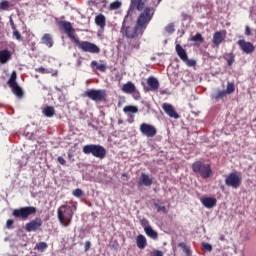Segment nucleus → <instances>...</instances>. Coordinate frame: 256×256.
Instances as JSON below:
<instances>
[{"label": "nucleus", "mask_w": 256, "mask_h": 256, "mask_svg": "<svg viewBox=\"0 0 256 256\" xmlns=\"http://www.w3.org/2000/svg\"><path fill=\"white\" fill-rule=\"evenodd\" d=\"M154 9L153 8H144L143 12L139 14L136 25L133 27L127 18H124L120 33L123 37L133 40L139 39L143 36L145 30L147 29L150 21L153 19Z\"/></svg>", "instance_id": "f257e3e1"}, {"label": "nucleus", "mask_w": 256, "mask_h": 256, "mask_svg": "<svg viewBox=\"0 0 256 256\" xmlns=\"http://www.w3.org/2000/svg\"><path fill=\"white\" fill-rule=\"evenodd\" d=\"M77 211V203L66 202L57 209V219L62 226H69L72 222L74 213Z\"/></svg>", "instance_id": "f03ea898"}, {"label": "nucleus", "mask_w": 256, "mask_h": 256, "mask_svg": "<svg viewBox=\"0 0 256 256\" xmlns=\"http://www.w3.org/2000/svg\"><path fill=\"white\" fill-rule=\"evenodd\" d=\"M192 171L200 175L204 179H209L213 175V170L210 164H205L203 161L198 160L192 164Z\"/></svg>", "instance_id": "7ed1b4c3"}, {"label": "nucleus", "mask_w": 256, "mask_h": 256, "mask_svg": "<svg viewBox=\"0 0 256 256\" xmlns=\"http://www.w3.org/2000/svg\"><path fill=\"white\" fill-rule=\"evenodd\" d=\"M82 152L87 155L92 154L94 157L99 159H104L107 155V151L103 146L95 144L83 146Z\"/></svg>", "instance_id": "20e7f679"}, {"label": "nucleus", "mask_w": 256, "mask_h": 256, "mask_svg": "<svg viewBox=\"0 0 256 256\" xmlns=\"http://www.w3.org/2000/svg\"><path fill=\"white\" fill-rule=\"evenodd\" d=\"M73 44L82 52L90 54H99L101 52L100 48L94 43L88 41H80L78 38L73 42Z\"/></svg>", "instance_id": "39448f33"}, {"label": "nucleus", "mask_w": 256, "mask_h": 256, "mask_svg": "<svg viewBox=\"0 0 256 256\" xmlns=\"http://www.w3.org/2000/svg\"><path fill=\"white\" fill-rule=\"evenodd\" d=\"M83 96L94 102H105L107 99V91L103 89H89L84 92Z\"/></svg>", "instance_id": "423d86ee"}, {"label": "nucleus", "mask_w": 256, "mask_h": 256, "mask_svg": "<svg viewBox=\"0 0 256 256\" xmlns=\"http://www.w3.org/2000/svg\"><path fill=\"white\" fill-rule=\"evenodd\" d=\"M8 87L12 89V93L16 95L18 99H22L24 97V91L17 83V73L15 71L10 74V79H8Z\"/></svg>", "instance_id": "0eeeda50"}, {"label": "nucleus", "mask_w": 256, "mask_h": 256, "mask_svg": "<svg viewBox=\"0 0 256 256\" xmlns=\"http://www.w3.org/2000/svg\"><path fill=\"white\" fill-rule=\"evenodd\" d=\"M37 209L34 206L22 207L20 209H14L12 211V216L20 218L22 220H27L31 215L35 214Z\"/></svg>", "instance_id": "6e6552de"}, {"label": "nucleus", "mask_w": 256, "mask_h": 256, "mask_svg": "<svg viewBox=\"0 0 256 256\" xmlns=\"http://www.w3.org/2000/svg\"><path fill=\"white\" fill-rule=\"evenodd\" d=\"M175 51L180 58L181 61L185 63L188 67H195L197 65V62L195 60H190L187 54V51L180 45L177 44L175 46Z\"/></svg>", "instance_id": "1a4fd4ad"}, {"label": "nucleus", "mask_w": 256, "mask_h": 256, "mask_svg": "<svg viewBox=\"0 0 256 256\" xmlns=\"http://www.w3.org/2000/svg\"><path fill=\"white\" fill-rule=\"evenodd\" d=\"M58 26L61 30L64 31V33L73 43L78 39L75 36V30L70 22H66V20H60Z\"/></svg>", "instance_id": "9d476101"}, {"label": "nucleus", "mask_w": 256, "mask_h": 256, "mask_svg": "<svg viewBox=\"0 0 256 256\" xmlns=\"http://www.w3.org/2000/svg\"><path fill=\"white\" fill-rule=\"evenodd\" d=\"M225 185L237 189L242 185V177L237 173H229L225 177Z\"/></svg>", "instance_id": "9b49d317"}, {"label": "nucleus", "mask_w": 256, "mask_h": 256, "mask_svg": "<svg viewBox=\"0 0 256 256\" xmlns=\"http://www.w3.org/2000/svg\"><path fill=\"white\" fill-rule=\"evenodd\" d=\"M139 130L143 136L147 138H153L157 135V129L155 126H152L147 123H143L140 125Z\"/></svg>", "instance_id": "f8f14e48"}, {"label": "nucleus", "mask_w": 256, "mask_h": 256, "mask_svg": "<svg viewBox=\"0 0 256 256\" xmlns=\"http://www.w3.org/2000/svg\"><path fill=\"white\" fill-rule=\"evenodd\" d=\"M43 226V220L40 217H36L34 220L26 223V232L41 231Z\"/></svg>", "instance_id": "ddd939ff"}, {"label": "nucleus", "mask_w": 256, "mask_h": 256, "mask_svg": "<svg viewBox=\"0 0 256 256\" xmlns=\"http://www.w3.org/2000/svg\"><path fill=\"white\" fill-rule=\"evenodd\" d=\"M237 44L243 53L252 54L255 51V46L251 42H246L245 40H239Z\"/></svg>", "instance_id": "4468645a"}, {"label": "nucleus", "mask_w": 256, "mask_h": 256, "mask_svg": "<svg viewBox=\"0 0 256 256\" xmlns=\"http://www.w3.org/2000/svg\"><path fill=\"white\" fill-rule=\"evenodd\" d=\"M162 109L168 115L170 118L179 119L180 115L176 111V109L173 107V105L169 103H163Z\"/></svg>", "instance_id": "2eb2a0df"}, {"label": "nucleus", "mask_w": 256, "mask_h": 256, "mask_svg": "<svg viewBox=\"0 0 256 256\" xmlns=\"http://www.w3.org/2000/svg\"><path fill=\"white\" fill-rule=\"evenodd\" d=\"M226 35L221 32L217 31L213 34V39H212V45L213 48H218L221 46V44L225 41Z\"/></svg>", "instance_id": "dca6fc26"}, {"label": "nucleus", "mask_w": 256, "mask_h": 256, "mask_svg": "<svg viewBox=\"0 0 256 256\" xmlns=\"http://www.w3.org/2000/svg\"><path fill=\"white\" fill-rule=\"evenodd\" d=\"M153 184V178L150 175L141 173L140 180L137 182L138 186H151Z\"/></svg>", "instance_id": "f3484780"}, {"label": "nucleus", "mask_w": 256, "mask_h": 256, "mask_svg": "<svg viewBox=\"0 0 256 256\" xmlns=\"http://www.w3.org/2000/svg\"><path fill=\"white\" fill-rule=\"evenodd\" d=\"M200 201L208 209L214 208L217 205V199L213 197L202 198Z\"/></svg>", "instance_id": "a211bd4d"}, {"label": "nucleus", "mask_w": 256, "mask_h": 256, "mask_svg": "<svg viewBox=\"0 0 256 256\" xmlns=\"http://www.w3.org/2000/svg\"><path fill=\"white\" fill-rule=\"evenodd\" d=\"M147 85L149 87V89L151 91H158L160 88V83L158 81V79L154 78V77H149L147 78Z\"/></svg>", "instance_id": "6ab92c4d"}, {"label": "nucleus", "mask_w": 256, "mask_h": 256, "mask_svg": "<svg viewBox=\"0 0 256 256\" xmlns=\"http://www.w3.org/2000/svg\"><path fill=\"white\" fill-rule=\"evenodd\" d=\"M12 59V54L9 50L0 51V64H6Z\"/></svg>", "instance_id": "aec40b11"}, {"label": "nucleus", "mask_w": 256, "mask_h": 256, "mask_svg": "<svg viewBox=\"0 0 256 256\" xmlns=\"http://www.w3.org/2000/svg\"><path fill=\"white\" fill-rule=\"evenodd\" d=\"M41 43L48 48H52L54 45L53 37L51 34H44L41 38Z\"/></svg>", "instance_id": "412c9836"}, {"label": "nucleus", "mask_w": 256, "mask_h": 256, "mask_svg": "<svg viewBox=\"0 0 256 256\" xmlns=\"http://www.w3.org/2000/svg\"><path fill=\"white\" fill-rule=\"evenodd\" d=\"M145 7L144 0H131L130 2V8L136 9L138 11H142Z\"/></svg>", "instance_id": "4be33fe9"}, {"label": "nucleus", "mask_w": 256, "mask_h": 256, "mask_svg": "<svg viewBox=\"0 0 256 256\" xmlns=\"http://www.w3.org/2000/svg\"><path fill=\"white\" fill-rule=\"evenodd\" d=\"M136 245L139 249L146 248V246L148 245L146 237L142 234H139L136 237Z\"/></svg>", "instance_id": "5701e85b"}, {"label": "nucleus", "mask_w": 256, "mask_h": 256, "mask_svg": "<svg viewBox=\"0 0 256 256\" xmlns=\"http://www.w3.org/2000/svg\"><path fill=\"white\" fill-rule=\"evenodd\" d=\"M136 86L132 82H127L121 88V91L126 94H132L135 92Z\"/></svg>", "instance_id": "b1692460"}, {"label": "nucleus", "mask_w": 256, "mask_h": 256, "mask_svg": "<svg viewBox=\"0 0 256 256\" xmlns=\"http://www.w3.org/2000/svg\"><path fill=\"white\" fill-rule=\"evenodd\" d=\"M95 24L101 29H104L106 27L105 16H103V14H98L97 16H95Z\"/></svg>", "instance_id": "393cba45"}, {"label": "nucleus", "mask_w": 256, "mask_h": 256, "mask_svg": "<svg viewBox=\"0 0 256 256\" xmlns=\"http://www.w3.org/2000/svg\"><path fill=\"white\" fill-rule=\"evenodd\" d=\"M224 60H226L227 62V65L229 67H231L234 63H235V58H236V55L231 52V53H225L224 56H223Z\"/></svg>", "instance_id": "a878e982"}, {"label": "nucleus", "mask_w": 256, "mask_h": 256, "mask_svg": "<svg viewBox=\"0 0 256 256\" xmlns=\"http://www.w3.org/2000/svg\"><path fill=\"white\" fill-rule=\"evenodd\" d=\"M227 92L226 90H217L215 93L212 94V99L218 101V100H222L226 97Z\"/></svg>", "instance_id": "bb28decb"}, {"label": "nucleus", "mask_w": 256, "mask_h": 256, "mask_svg": "<svg viewBox=\"0 0 256 256\" xmlns=\"http://www.w3.org/2000/svg\"><path fill=\"white\" fill-rule=\"evenodd\" d=\"M144 231L151 239H158V233L151 226L144 227Z\"/></svg>", "instance_id": "cd10ccee"}, {"label": "nucleus", "mask_w": 256, "mask_h": 256, "mask_svg": "<svg viewBox=\"0 0 256 256\" xmlns=\"http://www.w3.org/2000/svg\"><path fill=\"white\" fill-rule=\"evenodd\" d=\"M90 65L92 69L98 70L100 72L107 71V66L105 64H98L97 61H92Z\"/></svg>", "instance_id": "c85d7f7f"}, {"label": "nucleus", "mask_w": 256, "mask_h": 256, "mask_svg": "<svg viewBox=\"0 0 256 256\" xmlns=\"http://www.w3.org/2000/svg\"><path fill=\"white\" fill-rule=\"evenodd\" d=\"M42 113L47 118H52L56 114L54 107H51V106L45 107L42 110Z\"/></svg>", "instance_id": "c756f323"}, {"label": "nucleus", "mask_w": 256, "mask_h": 256, "mask_svg": "<svg viewBox=\"0 0 256 256\" xmlns=\"http://www.w3.org/2000/svg\"><path fill=\"white\" fill-rule=\"evenodd\" d=\"M123 112L124 113H132V114H136L138 113V108L136 106H125L123 108Z\"/></svg>", "instance_id": "7c9ffc66"}, {"label": "nucleus", "mask_w": 256, "mask_h": 256, "mask_svg": "<svg viewBox=\"0 0 256 256\" xmlns=\"http://www.w3.org/2000/svg\"><path fill=\"white\" fill-rule=\"evenodd\" d=\"M12 36H14V38H16V40L18 41H22V36L21 34L19 33V31L17 30L16 26L12 23Z\"/></svg>", "instance_id": "2f4dec72"}, {"label": "nucleus", "mask_w": 256, "mask_h": 256, "mask_svg": "<svg viewBox=\"0 0 256 256\" xmlns=\"http://www.w3.org/2000/svg\"><path fill=\"white\" fill-rule=\"evenodd\" d=\"M48 248V244L46 242H39L38 244L35 245L36 250L40 252H44Z\"/></svg>", "instance_id": "473e14b6"}, {"label": "nucleus", "mask_w": 256, "mask_h": 256, "mask_svg": "<svg viewBox=\"0 0 256 256\" xmlns=\"http://www.w3.org/2000/svg\"><path fill=\"white\" fill-rule=\"evenodd\" d=\"M236 90L234 83H228L226 86V94H232Z\"/></svg>", "instance_id": "72a5a7b5"}, {"label": "nucleus", "mask_w": 256, "mask_h": 256, "mask_svg": "<svg viewBox=\"0 0 256 256\" xmlns=\"http://www.w3.org/2000/svg\"><path fill=\"white\" fill-rule=\"evenodd\" d=\"M122 6V3L116 0L115 2H111L110 10H118Z\"/></svg>", "instance_id": "f704fd0d"}, {"label": "nucleus", "mask_w": 256, "mask_h": 256, "mask_svg": "<svg viewBox=\"0 0 256 256\" xmlns=\"http://www.w3.org/2000/svg\"><path fill=\"white\" fill-rule=\"evenodd\" d=\"M191 41L192 42H200V43H203L204 42V38L203 36L200 34V33H197L195 36H193L191 38Z\"/></svg>", "instance_id": "c9c22d12"}, {"label": "nucleus", "mask_w": 256, "mask_h": 256, "mask_svg": "<svg viewBox=\"0 0 256 256\" xmlns=\"http://www.w3.org/2000/svg\"><path fill=\"white\" fill-rule=\"evenodd\" d=\"M154 206H155V208L157 209V212H163V213H165V214L168 213V210H167L166 206H161V205H159V204L156 203V202H154Z\"/></svg>", "instance_id": "e433bc0d"}, {"label": "nucleus", "mask_w": 256, "mask_h": 256, "mask_svg": "<svg viewBox=\"0 0 256 256\" xmlns=\"http://www.w3.org/2000/svg\"><path fill=\"white\" fill-rule=\"evenodd\" d=\"M9 2L7 0H2V2H0V10L6 11L9 9Z\"/></svg>", "instance_id": "4c0bfd02"}, {"label": "nucleus", "mask_w": 256, "mask_h": 256, "mask_svg": "<svg viewBox=\"0 0 256 256\" xmlns=\"http://www.w3.org/2000/svg\"><path fill=\"white\" fill-rule=\"evenodd\" d=\"M178 246L183 250V252L190 254V249L188 248V246L186 245V243L181 242L178 244Z\"/></svg>", "instance_id": "58836bf2"}, {"label": "nucleus", "mask_w": 256, "mask_h": 256, "mask_svg": "<svg viewBox=\"0 0 256 256\" xmlns=\"http://www.w3.org/2000/svg\"><path fill=\"white\" fill-rule=\"evenodd\" d=\"M129 46L131 49H139L140 48V43L137 40H134L133 42L129 43Z\"/></svg>", "instance_id": "ea45409f"}, {"label": "nucleus", "mask_w": 256, "mask_h": 256, "mask_svg": "<svg viewBox=\"0 0 256 256\" xmlns=\"http://www.w3.org/2000/svg\"><path fill=\"white\" fill-rule=\"evenodd\" d=\"M131 94H132L133 99H135V100L141 99V94L136 88L134 89V91Z\"/></svg>", "instance_id": "a19ab883"}, {"label": "nucleus", "mask_w": 256, "mask_h": 256, "mask_svg": "<svg viewBox=\"0 0 256 256\" xmlns=\"http://www.w3.org/2000/svg\"><path fill=\"white\" fill-rule=\"evenodd\" d=\"M202 249L208 252H211L213 250V247L209 243H202Z\"/></svg>", "instance_id": "79ce46f5"}, {"label": "nucleus", "mask_w": 256, "mask_h": 256, "mask_svg": "<svg viewBox=\"0 0 256 256\" xmlns=\"http://www.w3.org/2000/svg\"><path fill=\"white\" fill-rule=\"evenodd\" d=\"M165 31L169 34H172L175 32L174 24H169L165 27Z\"/></svg>", "instance_id": "37998d69"}, {"label": "nucleus", "mask_w": 256, "mask_h": 256, "mask_svg": "<svg viewBox=\"0 0 256 256\" xmlns=\"http://www.w3.org/2000/svg\"><path fill=\"white\" fill-rule=\"evenodd\" d=\"M34 70H35V72H38L40 74H49L50 73V71L45 69L44 67L36 68Z\"/></svg>", "instance_id": "c03bdc74"}, {"label": "nucleus", "mask_w": 256, "mask_h": 256, "mask_svg": "<svg viewBox=\"0 0 256 256\" xmlns=\"http://www.w3.org/2000/svg\"><path fill=\"white\" fill-rule=\"evenodd\" d=\"M72 195L77 197V198H80L82 195H83V191L81 189H75L73 192H72Z\"/></svg>", "instance_id": "a18cd8bd"}, {"label": "nucleus", "mask_w": 256, "mask_h": 256, "mask_svg": "<svg viewBox=\"0 0 256 256\" xmlns=\"http://www.w3.org/2000/svg\"><path fill=\"white\" fill-rule=\"evenodd\" d=\"M13 224H14V220L9 219L8 221H6V228L12 229L13 228Z\"/></svg>", "instance_id": "49530a36"}, {"label": "nucleus", "mask_w": 256, "mask_h": 256, "mask_svg": "<svg viewBox=\"0 0 256 256\" xmlns=\"http://www.w3.org/2000/svg\"><path fill=\"white\" fill-rule=\"evenodd\" d=\"M91 248V242L87 241L84 243V250L87 252Z\"/></svg>", "instance_id": "de8ad7c7"}, {"label": "nucleus", "mask_w": 256, "mask_h": 256, "mask_svg": "<svg viewBox=\"0 0 256 256\" xmlns=\"http://www.w3.org/2000/svg\"><path fill=\"white\" fill-rule=\"evenodd\" d=\"M57 161H58V163L61 164V165H65V164H66V160H65L62 156H59V157L57 158Z\"/></svg>", "instance_id": "09e8293b"}, {"label": "nucleus", "mask_w": 256, "mask_h": 256, "mask_svg": "<svg viewBox=\"0 0 256 256\" xmlns=\"http://www.w3.org/2000/svg\"><path fill=\"white\" fill-rule=\"evenodd\" d=\"M245 35H246V36H251V35H252V31H251V29H250L249 26H246V27H245Z\"/></svg>", "instance_id": "8fccbe9b"}, {"label": "nucleus", "mask_w": 256, "mask_h": 256, "mask_svg": "<svg viewBox=\"0 0 256 256\" xmlns=\"http://www.w3.org/2000/svg\"><path fill=\"white\" fill-rule=\"evenodd\" d=\"M153 256H163V252L159 251V250H156V251L153 252Z\"/></svg>", "instance_id": "3c124183"}, {"label": "nucleus", "mask_w": 256, "mask_h": 256, "mask_svg": "<svg viewBox=\"0 0 256 256\" xmlns=\"http://www.w3.org/2000/svg\"><path fill=\"white\" fill-rule=\"evenodd\" d=\"M81 64H82V61H81V60H78V61H77V66H81Z\"/></svg>", "instance_id": "603ef678"}, {"label": "nucleus", "mask_w": 256, "mask_h": 256, "mask_svg": "<svg viewBox=\"0 0 256 256\" xmlns=\"http://www.w3.org/2000/svg\"><path fill=\"white\" fill-rule=\"evenodd\" d=\"M55 90H57L58 92L62 93V89L55 87Z\"/></svg>", "instance_id": "864d4df0"}, {"label": "nucleus", "mask_w": 256, "mask_h": 256, "mask_svg": "<svg viewBox=\"0 0 256 256\" xmlns=\"http://www.w3.org/2000/svg\"><path fill=\"white\" fill-rule=\"evenodd\" d=\"M35 78H39V76H38V75H36V76H35Z\"/></svg>", "instance_id": "5fc2aeb1"}, {"label": "nucleus", "mask_w": 256, "mask_h": 256, "mask_svg": "<svg viewBox=\"0 0 256 256\" xmlns=\"http://www.w3.org/2000/svg\"><path fill=\"white\" fill-rule=\"evenodd\" d=\"M221 189L224 190V187L222 186Z\"/></svg>", "instance_id": "6e6d98bb"}, {"label": "nucleus", "mask_w": 256, "mask_h": 256, "mask_svg": "<svg viewBox=\"0 0 256 256\" xmlns=\"http://www.w3.org/2000/svg\"><path fill=\"white\" fill-rule=\"evenodd\" d=\"M0 107H3V105H0Z\"/></svg>", "instance_id": "4d7b16f0"}, {"label": "nucleus", "mask_w": 256, "mask_h": 256, "mask_svg": "<svg viewBox=\"0 0 256 256\" xmlns=\"http://www.w3.org/2000/svg\"><path fill=\"white\" fill-rule=\"evenodd\" d=\"M34 256H37V255H34Z\"/></svg>", "instance_id": "13d9d810"}]
</instances>
